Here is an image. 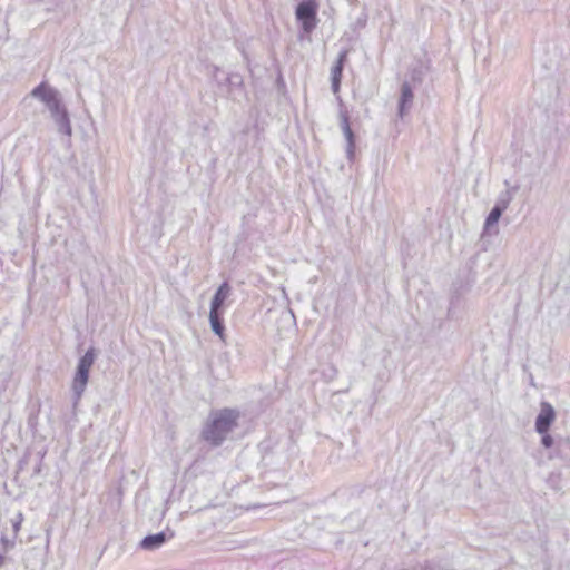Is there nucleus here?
Wrapping results in <instances>:
<instances>
[{
  "label": "nucleus",
  "instance_id": "10",
  "mask_svg": "<svg viewBox=\"0 0 570 570\" xmlns=\"http://www.w3.org/2000/svg\"><path fill=\"white\" fill-rule=\"evenodd\" d=\"M230 293L232 287L228 282H223L214 293L210 302V309L224 312L225 301L229 297Z\"/></svg>",
  "mask_w": 570,
  "mask_h": 570
},
{
  "label": "nucleus",
  "instance_id": "23",
  "mask_svg": "<svg viewBox=\"0 0 570 570\" xmlns=\"http://www.w3.org/2000/svg\"><path fill=\"white\" fill-rule=\"evenodd\" d=\"M42 459H43V453L38 452V453H37L36 464H35V466H33L32 476H36V475H38V474H40V473H41Z\"/></svg>",
  "mask_w": 570,
  "mask_h": 570
},
{
  "label": "nucleus",
  "instance_id": "24",
  "mask_svg": "<svg viewBox=\"0 0 570 570\" xmlns=\"http://www.w3.org/2000/svg\"><path fill=\"white\" fill-rule=\"evenodd\" d=\"M365 22H366V17H365L364 19H360V20H358V23H360V24H362V26H364V24H365Z\"/></svg>",
  "mask_w": 570,
  "mask_h": 570
},
{
  "label": "nucleus",
  "instance_id": "19",
  "mask_svg": "<svg viewBox=\"0 0 570 570\" xmlns=\"http://www.w3.org/2000/svg\"><path fill=\"white\" fill-rule=\"evenodd\" d=\"M550 488H552L556 491L561 490V474L560 473H551L547 480Z\"/></svg>",
  "mask_w": 570,
  "mask_h": 570
},
{
  "label": "nucleus",
  "instance_id": "6",
  "mask_svg": "<svg viewBox=\"0 0 570 570\" xmlns=\"http://www.w3.org/2000/svg\"><path fill=\"white\" fill-rule=\"evenodd\" d=\"M174 531L167 528L164 531L144 537L139 543V547L146 551H154L164 546L168 540L174 538Z\"/></svg>",
  "mask_w": 570,
  "mask_h": 570
},
{
  "label": "nucleus",
  "instance_id": "21",
  "mask_svg": "<svg viewBox=\"0 0 570 570\" xmlns=\"http://www.w3.org/2000/svg\"><path fill=\"white\" fill-rule=\"evenodd\" d=\"M31 462V454L26 453L18 462L17 474L21 473Z\"/></svg>",
  "mask_w": 570,
  "mask_h": 570
},
{
  "label": "nucleus",
  "instance_id": "8",
  "mask_svg": "<svg viewBox=\"0 0 570 570\" xmlns=\"http://www.w3.org/2000/svg\"><path fill=\"white\" fill-rule=\"evenodd\" d=\"M340 118H341V128L343 130V134H344V137L346 140V156H347L348 160L352 161L355 156L356 137L350 126V117H348L347 111H341Z\"/></svg>",
  "mask_w": 570,
  "mask_h": 570
},
{
  "label": "nucleus",
  "instance_id": "11",
  "mask_svg": "<svg viewBox=\"0 0 570 570\" xmlns=\"http://www.w3.org/2000/svg\"><path fill=\"white\" fill-rule=\"evenodd\" d=\"M549 458H559L566 463H570V438H558L556 448Z\"/></svg>",
  "mask_w": 570,
  "mask_h": 570
},
{
  "label": "nucleus",
  "instance_id": "13",
  "mask_svg": "<svg viewBox=\"0 0 570 570\" xmlns=\"http://www.w3.org/2000/svg\"><path fill=\"white\" fill-rule=\"evenodd\" d=\"M51 118L53 119L55 124L57 125L58 131L60 134L66 135L68 137H70L72 135L70 117H69V112L67 109Z\"/></svg>",
  "mask_w": 570,
  "mask_h": 570
},
{
  "label": "nucleus",
  "instance_id": "16",
  "mask_svg": "<svg viewBox=\"0 0 570 570\" xmlns=\"http://www.w3.org/2000/svg\"><path fill=\"white\" fill-rule=\"evenodd\" d=\"M16 538L17 537H14V534L2 533L0 538V553H4L8 556L9 551H11L16 547Z\"/></svg>",
  "mask_w": 570,
  "mask_h": 570
},
{
  "label": "nucleus",
  "instance_id": "1",
  "mask_svg": "<svg viewBox=\"0 0 570 570\" xmlns=\"http://www.w3.org/2000/svg\"><path fill=\"white\" fill-rule=\"evenodd\" d=\"M240 412L224 407L208 414L200 431V438L212 448L220 446L239 425Z\"/></svg>",
  "mask_w": 570,
  "mask_h": 570
},
{
  "label": "nucleus",
  "instance_id": "14",
  "mask_svg": "<svg viewBox=\"0 0 570 570\" xmlns=\"http://www.w3.org/2000/svg\"><path fill=\"white\" fill-rule=\"evenodd\" d=\"M58 94V90L51 88L46 82H41L37 87H35L31 91V96L40 99L45 105Z\"/></svg>",
  "mask_w": 570,
  "mask_h": 570
},
{
  "label": "nucleus",
  "instance_id": "5",
  "mask_svg": "<svg viewBox=\"0 0 570 570\" xmlns=\"http://www.w3.org/2000/svg\"><path fill=\"white\" fill-rule=\"evenodd\" d=\"M557 413L554 407L547 401L540 403V411L534 421V430L537 433L550 431L551 425L556 421Z\"/></svg>",
  "mask_w": 570,
  "mask_h": 570
},
{
  "label": "nucleus",
  "instance_id": "4",
  "mask_svg": "<svg viewBox=\"0 0 570 570\" xmlns=\"http://www.w3.org/2000/svg\"><path fill=\"white\" fill-rule=\"evenodd\" d=\"M512 198H513L512 190H509V189L502 191L499 195L494 206L492 207V209L485 217L484 227H483L484 233L491 232V229L497 226L500 217L502 216L503 212L510 205Z\"/></svg>",
  "mask_w": 570,
  "mask_h": 570
},
{
  "label": "nucleus",
  "instance_id": "3",
  "mask_svg": "<svg viewBox=\"0 0 570 570\" xmlns=\"http://www.w3.org/2000/svg\"><path fill=\"white\" fill-rule=\"evenodd\" d=\"M96 356L97 355L95 347H89L87 352L78 361L76 373L72 381L75 403H77L81 399L86 390V386L89 381V372L96 360Z\"/></svg>",
  "mask_w": 570,
  "mask_h": 570
},
{
  "label": "nucleus",
  "instance_id": "2",
  "mask_svg": "<svg viewBox=\"0 0 570 570\" xmlns=\"http://www.w3.org/2000/svg\"><path fill=\"white\" fill-rule=\"evenodd\" d=\"M317 0H301L295 7V19L299 24V38L309 36L317 27L320 20Z\"/></svg>",
  "mask_w": 570,
  "mask_h": 570
},
{
  "label": "nucleus",
  "instance_id": "12",
  "mask_svg": "<svg viewBox=\"0 0 570 570\" xmlns=\"http://www.w3.org/2000/svg\"><path fill=\"white\" fill-rule=\"evenodd\" d=\"M209 324L210 330L214 334H216L220 340H225V323H224V312L219 311H209Z\"/></svg>",
  "mask_w": 570,
  "mask_h": 570
},
{
  "label": "nucleus",
  "instance_id": "18",
  "mask_svg": "<svg viewBox=\"0 0 570 570\" xmlns=\"http://www.w3.org/2000/svg\"><path fill=\"white\" fill-rule=\"evenodd\" d=\"M541 435L540 444L544 449H552L556 448L557 439H554L549 431H546L543 433H539Z\"/></svg>",
  "mask_w": 570,
  "mask_h": 570
},
{
  "label": "nucleus",
  "instance_id": "20",
  "mask_svg": "<svg viewBox=\"0 0 570 570\" xmlns=\"http://www.w3.org/2000/svg\"><path fill=\"white\" fill-rule=\"evenodd\" d=\"M22 520H23V515H22L21 512H19L16 515V518L10 520V523H11V534H14V537H17V534H18L20 528H21Z\"/></svg>",
  "mask_w": 570,
  "mask_h": 570
},
{
  "label": "nucleus",
  "instance_id": "9",
  "mask_svg": "<svg viewBox=\"0 0 570 570\" xmlns=\"http://www.w3.org/2000/svg\"><path fill=\"white\" fill-rule=\"evenodd\" d=\"M414 94L412 86L404 81L401 86V94L397 104V116L403 118L413 105Z\"/></svg>",
  "mask_w": 570,
  "mask_h": 570
},
{
  "label": "nucleus",
  "instance_id": "22",
  "mask_svg": "<svg viewBox=\"0 0 570 570\" xmlns=\"http://www.w3.org/2000/svg\"><path fill=\"white\" fill-rule=\"evenodd\" d=\"M13 559L4 553H0V570H9L12 566Z\"/></svg>",
  "mask_w": 570,
  "mask_h": 570
},
{
  "label": "nucleus",
  "instance_id": "7",
  "mask_svg": "<svg viewBox=\"0 0 570 570\" xmlns=\"http://www.w3.org/2000/svg\"><path fill=\"white\" fill-rule=\"evenodd\" d=\"M348 52V49L341 50L334 66L331 69V88L333 94H337L341 89L343 70L347 61Z\"/></svg>",
  "mask_w": 570,
  "mask_h": 570
},
{
  "label": "nucleus",
  "instance_id": "15",
  "mask_svg": "<svg viewBox=\"0 0 570 570\" xmlns=\"http://www.w3.org/2000/svg\"><path fill=\"white\" fill-rule=\"evenodd\" d=\"M48 110L50 111L51 117L58 115L61 111H65L67 108L62 104V100L59 96V92L53 96L47 104H46Z\"/></svg>",
  "mask_w": 570,
  "mask_h": 570
},
{
  "label": "nucleus",
  "instance_id": "17",
  "mask_svg": "<svg viewBox=\"0 0 570 570\" xmlns=\"http://www.w3.org/2000/svg\"><path fill=\"white\" fill-rule=\"evenodd\" d=\"M226 82L230 89L242 88L244 85L243 77L239 73H229L226 78Z\"/></svg>",
  "mask_w": 570,
  "mask_h": 570
}]
</instances>
